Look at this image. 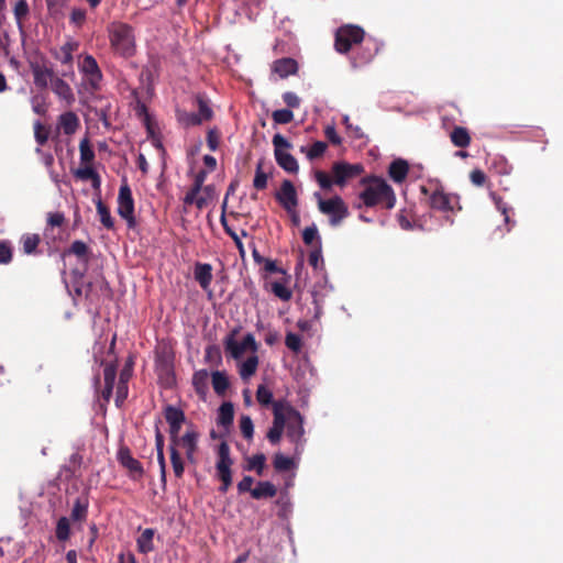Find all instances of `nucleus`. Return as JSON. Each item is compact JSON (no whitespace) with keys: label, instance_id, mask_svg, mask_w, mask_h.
Wrapping results in <instances>:
<instances>
[{"label":"nucleus","instance_id":"obj_12","mask_svg":"<svg viewBox=\"0 0 563 563\" xmlns=\"http://www.w3.org/2000/svg\"><path fill=\"white\" fill-rule=\"evenodd\" d=\"M155 369L159 378H164L166 384H172L174 380V354L167 349L163 347L156 352Z\"/></svg>","mask_w":563,"mask_h":563},{"label":"nucleus","instance_id":"obj_39","mask_svg":"<svg viewBox=\"0 0 563 563\" xmlns=\"http://www.w3.org/2000/svg\"><path fill=\"white\" fill-rule=\"evenodd\" d=\"M164 417L167 423H179L183 424L186 420L185 413L180 408L173 405H167L164 408Z\"/></svg>","mask_w":563,"mask_h":563},{"label":"nucleus","instance_id":"obj_20","mask_svg":"<svg viewBox=\"0 0 563 563\" xmlns=\"http://www.w3.org/2000/svg\"><path fill=\"white\" fill-rule=\"evenodd\" d=\"M51 88L60 100L65 101L67 107L75 102L73 89L64 79L56 77Z\"/></svg>","mask_w":563,"mask_h":563},{"label":"nucleus","instance_id":"obj_24","mask_svg":"<svg viewBox=\"0 0 563 563\" xmlns=\"http://www.w3.org/2000/svg\"><path fill=\"white\" fill-rule=\"evenodd\" d=\"M194 276L200 287L207 290L212 282V266L208 263H196Z\"/></svg>","mask_w":563,"mask_h":563},{"label":"nucleus","instance_id":"obj_48","mask_svg":"<svg viewBox=\"0 0 563 563\" xmlns=\"http://www.w3.org/2000/svg\"><path fill=\"white\" fill-rule=\"evenodd\" d=\"M177 119H178L179 123L186 128L200 125L202 123V120L195 112H186V111L178 112Z\"/></svg>","mask_w":563,"mask_h":563},{"label":"nucleus","instance_id":"obj_50","mask_svg":"<svg viewBox=\"0 0 563 563\" xmlns=\"http://www.w3.org/2000/svg\"><path fill=\"white\" fill-rule=\"evenodd\" d=\"M170 463L174 474L177 478H181L185 472V464L178 450H172Z\"/></svg>","mask_w":563,"mask_h":563},{"label":"nucleus","instance_id":"obj_34","mask_svg":"<svg viewBox=\"0 0 563 563\" xmlns=\"http://www.w3.org/2000/svg\"><path fill=\"white\" fill-rule=\"evenodd\" d=\"M75 176L81 180H91L92 187L95 189L100 188V184H101L100 176L91 166H85V167L78 168L75 172Z\"/></svg>","mask_w":563,"mask_h":563},{"label":"nucleus","instance_id":"obj_35","mask_svg":"<svg viewBox=\"0 0 563 563\" xmlns=\"http://www.w3.org/2000/svg\"><path fill=\"white\" fill-rule=\"evenodd\" d=\"M234 419V408L232 402H223L218 411V424L229 427Z\"/></svg>","mask_w":563,"mask_h":563},{"label":"nucleus","instance_id":"obj_30","mask_svg":"<svg viewBox=\"0 0 563 563\" xmlns=\"http://www.w3.org/2000/svg\"><path fill=\"white\" fill-rule=\"evenodd\" d=\"M450 140L454 146L460 148H465L471 144V135L464 126H454L450 133Z\"/></svg>","mask_w":563,"mask_h":563},{"label":"nucleus","instance_id":"obj_31","mask_svg":"<svg viewBox=\"0 0 563 563\" xmlns=\"http://www.w3.org/2000/svg\"><path fill=\"white\" fill-rule=\"evenodd\" d=\"M73 254L78 260L82 261L85 264L89 262L90 258V250L88 245L80 240H76L71 243L70 247L64 252V255Z\"/></svg>","mask_w":563,"mask_h":563},{"label":"nucleus","instance_id":"obj_15","mask_svg":"<svg viewBox=\"0 0 563 563\" xmlns=\"http://www.w3.org/2000/svg\"><path fill=\"white\" fill-rule=\"evenodd\" d=\"M118 461L125 467L133 478L143 476L144 470L142 464L132 456L131 451L126 446H121L118 451Z\"/></svg>","mask_w":563,"mask_h":563},{"label":"nucleus","instance_id":"obj_23","mask_svg":"<svg viewBox=\"0 0 563 563\" xmlns=\"http://www.w3.org/2000/svg\"><path fill=\"white\" fill-rule=\"evenodd\" d=\"M79 48V42L75 40L66 41L59 49L55 53V58L63 65H73V54Z\"/></svg>","mask_w":563,"mask_h":563},{"label":"nucleus","instance_id":"obj_16","mask_svg":"<svg viewBox=\"0 0 563 563\" xmlns=\"http://www.w3.org/2000/svg\"><path fill=\"white\" fill-rule=\"evenodd\" d=\"M299 66L296 59L291 57H283L273 62L272 71L278 75L279 78L285 79L298 73Z\"/></svg>","mask_w":563,"mask_h":563},{"label":"nucleus","instance_id":"obj_1","mask_svg":"<svg viewBox=\"0 0 563 563\" xmlns=\"http://www.w3.org/2000/svg\"><path fill=\"white\" fill-rule=\"evenodd\" d=\"M361 185L364 188L358 194L361 202L355 206L357 209H361L363 206L366 208L380 206L390 210L395 207V191L384 178L374 175L365 176L361 179Z\"/></svg>","mask_w":563,"mask_h":563},{"label":"nucleus","instance_id":"obj_27","mask_svg":"<svg viewBox=\"0 0 563 563\" xmlns=\"http://www.w3.org/2000/svg\"><path fill=\"white\" fill-rule=\"evenodd\" d=\"M89 499L87 496H79L75 501L71 509L70 518L73 521H85L88 515Z\"/></svg>","mask_w":563,"mask_h":563},{"label":"nucleus","instance_id":"obj_59","mask_svg":"<svg viewBox=\"0 0 563 563\" xmlns=\"http://www.w3.org/2000/svg\"><path fill=\"white\" fill-rule=\"evenodd\" d=\"M34 136L36 143L43 146L48 140V130L40 122L34 123Z\"/></svg>","mask_w":563,"mask_h":563},{"label":"nucleus","instance_id":"obj_40","mask_svg":"<svg viewBox=\"0 0 563 563\" xmlns=\"http://www.w3.org/2000/svg\"><path fill=\"white\" fill-rule=\"evenodd\" d=\"M82 457L75 453L70 456L69 463L65 465L62 470V473L65 474V477L67 479L75 478L78 476V471L80 468Z\"/></svg>","mask_w":563,"mask_h":563},{"label":"nucleus","instance_id":"obj_21","mask_svg":"<svg viewBox=\"0 0 563 563\" xmlns=\"http://www.w3.org/2000/svg\"><path fill=\"white\" fill-rule=\"evenodd\" d=\"M117 377V366L112 363H107L103 368L104 387L101 391L103 400H110Z\"/></svg>","mask_w":563,"mask_h":563},{"label":"nucleus","instance_id":"obj_29","mask_svg":"<svg viewBox=\"0 0 563 563\" xmlns=\"http://www.w3.org/2000/svg\"><path fill=\"white\" fill-rule=\"evenodd\" d=\"M277 494V488L271 482H258L256 487L251 490V496L254 499L273 498Z\"/></svg>","mask_w":563,"mask_h":563},{"label":"nucleus","instance_id":"obj_61","mask_svg":"<svg viewBox=\"0 0 563 563\" xmlns=\"http://www.w3.org/2000/svg\"><path fill=\"white\" fill-rule=\"evenodd\" d=\"M397 221L402 230L409 231L415 228V224L411 222L410 212L405 209L400 210L397 214Z\"/></svg>","mask_w":563,"mask_h":563},{"label":"nucleus","instance_id":"obj_37","mask_svg":"<svg viewBox=\"0 0 563 563\" xmlns=\"http://www.w3.org/2000/svg\"><path fill=\"white\" fill-rule=\"evenodd\" d=\"M209 374L206 369L195 372L192 375V385L197 394L205 395L208 390Z\"/></svg>","mask_w":563,"mask_h":563},{"label":"nucleus","instance_id":"obj_2","mask_svg":"<svg viewBox=\"0 0 563 563\" xmlns=\"http://www.w3.org/2000/svg\"><path fill=\"white\" fill-rule=\"evenodd\" d=\"M110 46L115 55L130 58L135 55L136 43L133 27L124 22H112L108 26Z\"/></svg>","mask_w":563,"mask_h":563},{"label":"nucleus","instance_id":"obj_9","mask_svg":"<svg viewBox=\"0 0 563 563\" xmlns=\"http://www.w3.org/2000/svg\"><path fill=\"white\" fill-rule=\"evenodd\" d=\"M363 173L364 166L360 163L335 162L331 168L333 181L339 187H344L350 180L361 176Z\"/></svg>","mask_w":563,"mask_h":563},{"label":"nucleus","instance_id":"obj_6","mask_svg":"<svg viewBox=\"0 0 563 563\" xmlns=\"http://www.w3.org/2000/svg\"><path fill=\"white\" fill-rule=\"evenodd\" d=\"M274 156L280 168L289 174H297L299 165L294 155L288 153L292 147L291 143L282 134L277 133L273 136Z\"/></svg>","mask_w":563,"mask_h":563},{"label":"nucleus","instance_id":"obj_22","mask_svg":"<svg viewBox=\"0 0 563 563\" xmlns=\"http://www.w3.org/2000/svg\"><path fill=\"white\" fill-rule=\"evenodd\" d=\"M34 84L38 88H47L48 85H53V80L56 79V75L52 68L46 66L33 67Z\"/></svg>","mask_w":563,"mask_h":563},{"label":"nucleus","instance_id":"obj_25","mask_svg":"<svg viewBox=\"0 0 563 563\" xmlns=\"http://www.w3.org/2000/svg\"><path fill=\"white\" fill-rule=\"evenodd\" d=\"M408 172L409 165L407 161L402 158L393 161L388 167V175L396 184L404 183L407 178Z\"/></svg>","mask_w":563,"mask_h":563},{"label":"nucleus","instance_id":"obj_8","mask_svg":"<svg viewBox=\"0 0 563 563\" xmlns=\"http://www.w3.org/2000/svg\"><path fill=\"white\" fill-rule=\"evenodd\" d=\"M288 423L286 426V435L295 444V453L300 454L305 445L303 418L294 407L287 408Z\"/></svg>","mask_w":563,"mask_h":563},{"label":"nucleus","instance_id":"obj_44","mask_svg":"<svg viewBox=\"0 0 563 563\" xmlns=\"http://www.w3.org/2000/svg\"><path fill=\"white\" fill-rule=\"evenodd\" d=\"M266 456L263 453H257L247 460L245 465L246 471H254L257 475L262 476L265 468Z\"/></svg>","mask_w":563,"mask_h":563},{"label":"nucleus","instance_id":"obj_14","mask_svg":"<svg viewBox=\"0 0 563 563\" xmlns=\"http://www.w3.org/2000/svg\"><path fill=\"white\" fill-rule=\"evenodd\" d=\"M276 199L288 212L292 211L297 207V192L294 184L290 180L285 179L282 183L280 189L276 194Z\"/></svg>","mask_w":563,"mask_h":563},{"label":"nucleus","instance_id":"obj_62","mask_svg":"<svg viewBox=\"0 0 563 563\" xmlns=\"http://www.w3.org/2000/svg\"><path fill=\"white\" fill-rule=\"evenodd\" d=\"M13 251L9 242H0V264H9L12 261Z\"/></svg>","mask_w":563,"mask_h":563},{"label":"nucleus","instance_id":"obj_3","mask_svg":"<svg viewBox=\"0 0 563 563\" xmlns=\"http://www.w3.org/2000/svg\"><path fill=\"white\" fill-rule=\"evenodd\" d=\"M427 205L430 209L442 213L455 214L462 210L461 197L457 194L446 192L440 180H435Z\"/></svg>","mask_w":563,"mask_h":563},{"label":"nucleus","instance_id":"obj_33","mask_svg":"<svg viewBox=\"0 0 563 563\" xmlns=\"http://www.w3.org/2000/svg\"><path fill=\"white\" fill-rule=\"evenodd\" d=\"M22 250L26 255L37 254V247L41 243V238L35 233H27L21 238Z\"/></svg>","mask_w":563,"mask_h":563},{"label":"nucleus","instance_id":"obj_18","mask_svg":"<svg viewBox=\"0 0 563 563\" xmlns=\"http://www.w3.org/2000/svg\"><path fill=\"white\" fill-rule=\"evenodd\" d=\"M161 421L158 420L155 424V448L157 452V462L159 465V472H161V482L163 485H166V461H165V454H164V435L159 429Z\"/></svg>","mask_w":563,"mask_h":563},{"label":"nucleus","instance_id":"obj_26","mask_svg":"<svg viewBox=\"0 0 563 563\" xmlns=\"http://www.w3.org/2000/svg\"><path fill=\"white\" fill-rule=\"evenodd\" d=\"M291 407L288 402L284 400H277L273 404V413H274V420L273 426L277 427L279 429H285V427L288 423V415H287V408Z\"/></svg>","mask_w":563,"mask_h":563},{"label":"nucleus","instance_id":"obj_41","mask_svg":"<svg viewBox=\"0 0 563 563\" xmlns=\"http://www.w3.org/2000/svg\"><path fill=\"white\" fill-rule=\"evenodd\" d=\"M29 13H30V7H29L27 1L19 0L13 8V14H14V19L16 21L18 27L20 30L23 29L24 20L26 19Z\"/></svg>","mask_w":563,"mask_h":563},{"label":"nucleus","instance_id":"obj_17","mask_svg":"<svg viewBox=\"0 0 563 563\" xmlns=\"http://www.w3.org/2000/svg\"><path fill=\"white\" fill-rule=\"evenodd\" d=\"M199 434L195 430H187L181 435V445L179 448L185 449L186 459L190 463H196L195 453L198 449Z\"/></svg>","mask_w":563,"mask_h":563},{"label":"nucleus","instance_id":"obj_58","mask_svg":"<svg viewBox=\"0 0 563 563\" xmlns=\"http://www.w3.org/2000/svg\"><path fill=\"white\" fill-rule=\"evenodd\" d=\"M241 433L246 440H251L254 433V424L249 416H242L240 419Z\"/></svg>","mask_w":563,"mask_h":563},{"label":"nucleus","instance_id":"obj_63","mask_svg":"<svg viewBox=\"0 0 563 563\" xmlns=\"http://www.w3.org/2000/svg\"><path fill=\"white\" fill-rule=\"evenodd\" d=\"M220 143V132L217 128H212L207 133V145L210 151L214 152L218 150Z\"/></svg>","mask_w":563,"mask_h":563},{"label":"nucleus","instance_id":"obj_4","mask_svg":"<svg viewBox=\"0 0 563 563\" xmlns=\"http://www.w3.org/2000/svg\"><path fill=\"white\" fill-rule=\"evenodd\" d=\"M365 31L354 24H344L340 26L334 36V48L340 54L349 53L354 45L364 41Z\"/></svg>","mask_w":563,"mask_h":563},{"label":"nucleus","instance_id":"obj_52","mask_svg":"<svg viewBox=\"0 0 563 563\" xmlns=\"http://www.w3.org/2000/svg\"><path fill=\"white\" fill-rule=\"evenodd\" d=\"M271 291L279 299L284 301H288L292 292L289 288H287L283 283L274 282L271 284Z\"/></svg>","mask_w":563,"mask_h":563},{"label":"nucleus","instance_id":"obj_43","mask_svg":"<svg viewBox=\"0 0 563 563\" xmlns=\"http://www.w3.org/2000/svg\"><path fill=\"white\" fill-rule=\"evenodd\" d=\"M97 212L100 217V222L102 225L109 230L114 228V221L111 217L110 209L102 202L101 199H98L96 203Z\"/></svg>","mask_w":563,"mask_h":563},{"label":"nucleus","instance_id":"obj_13","mask_svg":"<svg viewBox=\"0 0 563 563\" xmlns=\"http://www.w3.org/2000/svg\"><path fill=\"white\" fill-rule=\"evenodd\" d=\"M233 460L230 456V446L223 441L218 446V461L216 463L217 476L221 479H232L231 466Z\"/></svg>","mask_w":563,"mask_h":563},{"label":"nucleus","instance_id":"obj_32","mask_svg":"<svg viewBox=\"0 0 563 563\" xmlns=\"http://www.w3.org/2000/svg\"><path fill=\"white\" fill-rule=\"evenodd\" d=\"M211 383L213 390L218 396H224L230 386L227 374L219 371H216L211 374Z\"/></svg>","mask_w":563,"mask_h":563},{"label":"nucleus","instance_id":"obj_11","mask_svg":"<svg viewBox=\"0 0 563 563\" xmlns=\"http://www.w3.org/2000/svg\"><path fill=\"white\" fill-rule=\"evenodd\" d=\"M118 213L122 219L126 220L130 228L134 227V200L131 188L126 183H124L119 189Z\"/></svg>","mask_w":563,"mask_h":563},{"label":"nucleus","instance_id":"obj_51","mask_svg":"<svg viewBox=\"0 0 563 563\" xmlns=\"http://www.w3.org/2000/svg\"><path fill=\"white\" fill-rule=\"evenodd\" d=\"M56 538L59 541H66L70 536V525L66 517H62L58 519L56 525Z\"/></svg>","mask_w":563,"mask_h":563},{"label":"nucleus","instance_id":"obj_49","mask_svg":"<svg viewBox=\"0 0 563 563\" xmlns=\"http://www.w3.org/2000/svg\"><path fill=\"white\" fill-rule=\"evenodd\" d=\"M80 161L82 164H90L95 159V152L90 146L87 137L82 139L79 144Z\"/></svg>","mask_w":563,"mask_h":563},{"label":"nucleus","instance_id":"obj_54","mask_svg":"<svg viewBox=\"0 0 563 563\" xmlns=\"http://www.w3.org/2000/svg\"><path fill=\"white\" fill-rule=\"evenodd\" d=\"M87 12L81 8H74L69 15V22L77 29H81L86 23Z\"/></svg>","mask_w":563,"mask_h":563},{"label":"nucleus","instance_id":"obj_28","mask_svg":"<svg viewBox=\"0 0 563 563\" xmlns=\"http://www.w3.org/2000/svg\"><path fill=\"white\" fill-rule=\"evenodd\" d=\"M155 534V530L152 528H146L141 532L139 538L136 539L137 551L143 554H147L154 551L153 538Z\"/></svg>","mask_w":563,"mask_h":563},{"label":"nucleus","instance_id":"obj_7","mask_svg":"<svg viewBox=\"0 0 563 563\" xmlns=\"http://www.w3.org/2000/svg\"><path fill=\"white\" fill-rule=\"evenodd\" d=\"M80 58L78 69L82 74L87 89L91 92L100 90L103 75L96 58L90 54L81 55Z\"/></svg>","mask_w":563,"mask_h":563},{"label":"nucleus","instance_id":"obj_42","mask_svg":"<svg viewBox=\"0 0 563 563\" xmlns=\"http://www.w3.org/2000/svg\"><path fill=\"white\" fill-rule=\"evenodd\" d=\"M328 145L323 141H316L308 150L305 146L301 147V152L306 153L309 161H314L323 156Z\"/></svg>","mask_w":563,"mask_h":563},{"label":"nucleus","instance_id":"obj_19","mask_svg":"<svg viewBox=\"0 0 563 563\" xmlns=\"http://www.w3.org/2000/svg\"><path fill=\"white\" fill-rule=\"evenodd\" d=\"M80 126L78 115L73 111H67L58 117L57 128L66 135H73Z\"/></svg>","mask_w":563,"mask_h":563},{"label":"nucleus","instance_id":"obj_60","mask_svg":"<svg viewBox=\"0 0 563 563\" xmlns=\"http://www.w3.org/2000/svg\"><path fill=\"white\" fill-rule=\"evenodd\" d=\"M314 178L319 186L324 190H329L333 185H335L333 181V176L330 177L325 172L322 170H316Z\"/></svg>","mask_w":563,"mask_h":563},{"label":"nucleus","instance_id":"obj_47","mask_svg":"<svg viewBox=\"0 0 563 563\" xmlns=\"http://www.w3.org/2000/svg\"><path fill=\"white\" fill-rule=\"evenodd\" d=\"M268 175L263 170V162L260 161L256 165L253 186L257 190H263L267 187Z\"/></svg>","mask_w":563,"mask_h":563},{"label":"nucleus","instance_id":"obj_55","mask_svg":"<svg viewBox=\"0 0 563 563\" xmlns=\"http://www.w3.org/2000/svg\"><path fill=\"white\" fill-rule=\"evenodd\" d=\"M272 119L276 124H287L294 120V113L290 109H278L272 113Z\"/></svg>","mask_w":563,"mask_h":563},{"label":"nucleus","instance_id":"obj_57","mask_svg":"<svg viewBox=\"0 0 563 563\" xmlns=\"http://www.w3.org/2000/svg\"><path fill=\"white\" fill-rule=\"evenodd\" d=\"M286 346L294 353H299L302 347V341L299 334L288 332L285 338Z\"/></svg>","mask_w":563,"mask_h":563},{"label":"nucleus","instance_id":"obj_45","mask_svg":"<svg viewBox=\"0 0 563 563\" xmlns=\"http://www.w3.org/2000/svg\"><path fill=\"white\" fill-rule=\"evenodd\" d=\"M273 465L276 472H288L294 467V460L282 453H276L273 459Z\"/></svg>","mask_w":563,"mask_h":563},{"label":"nucleus","instance_id":"obj_36","mask_svg":"<svg viewBox=\"0 0 563 563\" xmlns=\"http://www.w3.org/2000/svg\"><path fill=\"white\" fill-rule=\"evenodd\" d=\"M258 366V357L254 354L247 357L240 366L239 374L242 379L246 380L256 373Z\"/></svg>","mask_w":563,"mask_h":563},{"label":"nucleus","instance_id":"obj_38","mask_svg":"<svg viewBox=\"0 0 563 563\" xmlns=\"http://www.w3.org/2000/svg\"><path fill=\"white\" fill-rule=\"evenodd\" d=\"M196 102L198 106V115L203 121H210L213 118V110L209 104V100L203 95L196 96Z\"/></svg>","mask_w":563,"mask_h":563},{"label":"nucleus","instance_id":"obj_64","mask_svg":"<svg viewBox=\"0 0 563 563\" xmlns=\"http://www.w3.org/2000/svg\"><path fill=\"white\" fill-rule=\"evenodd\" d=\"M283 101L291 109H297L300 106V98L292 91L283 93Z\"/></svg>","mask_w":563,"mask_h":563},{"label":"nucleus","instance_id":"obj_46","mask_svg":"<svg viewBox=\"0 0 563 563\" xmlns=\"http://www.w3.org/2000/svg\"><path fill=\"white\" fill-rule=\"evenodd\" d=\"M199 194L198 191L189 189L184 197V203L186 206L196 205L199 210H202L207 206V198L199 196Z\"/></svg>","mask_w":563,"mask_h":563},{"label":"nucleus","instance_id":"obj_56","mask_svg":"<svg viewBox=\"0 0 563 563\" xmlns=\"http://www.w3.org/2000/svg\"><path fill=\"white\" fill-rule=\"evenodd\" d=\"M256 400L262 406H273V404L275 402L273 400V393L265 385H260L257 387Z\"/></svg>","mask_w":563,"mask_h":563},{"label":"nucleus","instance_id":"obj_53","mask_svg":"<svg viewBox=\"0 0 563 563\" xmlns=\"http://www.w3.org/2000/svg\"><path fill=\"white\" fill-rule=\"evenodd\" d=\"M302 240L306 245H312L314 242L321 246V239L318 234V229L314 224L307 227L302 232Z\"/></svg>","mask_w":563,"mask_h":563},{"label":"nucleus","instance_id":"obj_5","mask_svg":"<svg viewBox=\"0 0 563 563\" xmlns=\"http://www.w3.org/2000/svg\"><path fill=\"white\" fill-rule=\"evenodd\" d=\"M318 200L319 211L329 216V222L332 227H338L341 222L349 217V208L340 196H334L330 199H322L319 192L314 194Z\"/></svg>","mask_w":563,"mask_h":563},{"label":"nucleus","instance_id":"obj_10","mask_svg":"<svg viewBox=\"0 0 563 563\" xmlns=\"http://www.w3.org/2000/svg\"><path fill=\"white\" fill-rule=\"evenodd\" d=\"M225 352L229 353L234 360L240 358L246 350H251L255 353L258 345L253 334L247 333L242 342H238L234 339V333L229 334L224 340Z\"/></svg>","mask_w":563,"mask_h":563}]
</instances>
